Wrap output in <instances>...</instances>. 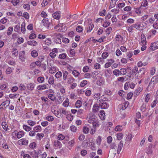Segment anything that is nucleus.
Instances as JSON below:
<instances>
[{"mask_svg": "<svg viewBox=\"0 0 158 158\" xmlns=\"http://www.w3.org/2000/svg\"><path fill=\"white\" fill-rule=\"evenodd\" d=\"M27 44L29 45L33 46H35L37 44L36 41L35 40L27 41Z\"/></svg>", "mask_w": 158, "mask_h": 158, "instance_id": "nucleus-30", "label": "nucleus"}, {"mask_svg": "<svg viewBox=\"0 0 158 158\" xmlns=\"http://www.w3.org/2000/svg\"><path fill=\"white\" fill-rule=\"evenodd\" d=\"M48 97L52 101H54L55 99V97L53 94H49L48 95Z\"/></svg>", "mask_w": 158, "mask_h": 158, "instance_id": "nucleus-64", "label": "nucleus"}, {"mask_svg": "<svg viewBox=\"0 0 158 158\" xmlns=\"http://www.w3.org/2000/svg\"><path fill=\"white\" fill-rule=\"evenodd\" d=\"M19 94H10L9 95V98H17Z\"/></svg>", "mask_w": 158, "mask_h": 158, "instance_id": "nucleus-57", "label": "nucleus"}, {"mask_svg": "<svg viewBox=\"0 0 158 158\" xmlns=\"http://www.w3.org/2000/svg\"><path fill=\"white\" fill-rule=\"evenodd\" d=\"M129 102L128 101H126L125 103L120 105V108L122 110H125L128 106Z\"/></svg>", "mask_w": 158, "mask_h": 158, "instance_id": "nucleus-16", "label": "nucleus"}, {"mask_svg": "<svg viewBox=\"0 0 158 158\" xmlns=\"http://www.w3.org/2000/svg\"><path fill=\"white\" fill-rule=\"evenodd\" d=\"M99 112L100 113V116L99 115V118L102 120H104L105 118V114L104 111L102 110H100Z\"/></svg>", "mask_w": 158, "mask_h": 158, "instance_id": "nucleus-25", "label": "nucleus"}, {"mask_svg": "<svg viewBox=\"0 0 158 158\" xmlns=\"http://www.w3.org/2000/svg\"><path fill=\"white\" fill-rule=\"evenodd\" d=\"M9 98L8 97H7V99H6V100L4 101L1 104L0 106H6V107L8 106L10 104V100H9Z\"/></svg>", "mask_w": 158, "mask_h": 158, "instance_id": "nucleus-20", "label": "nucleus"}, {"mask_svg": "<svg viewBox=\"0 0 158 158\" xmlns=\"http://www.w3.org/2000/svg\"><path fill=\"white\" fill-rule=\"evenodd\" d=\"M127 72V69L125 68H122L120 70V75H125Z\"/></svg>", "mask_w": 158, "mask_h": 158, "instance_id": "nucleus-37", "label": "nucleus"}, {"mask_svg": "<svg viewBox=\"0 0 158 158\" xmlns=\"http://www.w3.org/2000/svg\"><path fill=\"white\" fill-rule=\"evenodd\" d=\"M35 133L36 132L33 130L30 131L29 133V135L31 137L34 136L36 135Z\"/></svg>", "mask_w": 158, "mask_h": 158, "instance_id": "nucleus-59", "label": "nucleus"}, {"mask_svg": "<svg viewBox=\"0 0 158 158\" xmlns=\"http://www.w3.org/2000/svg\"><path fill=\"white\" fill-rule=\"evenodd\" d=\"M2 126L3 129L6 131H7L9 130L8 126L7 125L5 122H3L2 124Z\"/></svg>", "mask_w": 158, "mask_h": 158, "instance_id": "nucleus-39", "label": "nucleus"}, {"mask_svg": "<svg viewBox=\"0 0 158 158\" xmlns=\"http://www.w3.org/2000/svg\"><path fill=\"white\" fill-rule=\"evenodd\" d=\"M65 27V25L64 23H59L54 28L58 31H63L64 30V27Z\"/></svg>", "mask_w": 158, "mask_h": 158, "instance_id": "nucleus-5", "label": "nucleus"}, {"mask_svg": "<svg viewBox=\"0 0 158 158\" xmlns=\"http://www.w3.org/2000/svg\"><path fill=\"white\" fill-rule=\"evenodd\" d=\"M91 20L86 21L85 22V25H87L88 23V26L87 27V31L88 32H90L93 29L94 27V24L92 23Z\"/></svg>", "mask_w": 158, "mask_h": 158, "instance_id": "nucleus-4", "label": "nucleus"}, {"mask_svg": "<svg viewBox=\"0 0 158 158\" xmlns=\"http://www.w3.org/2000/svg\"><path fill=\"white\" fill-rule=\"evenodd\" d=\"M13 30V28L12 27H9L7 30V34L8 35H10L11 34Z\"/></svg>", "mask_w": 158, "mask_h": 158, "instance_id": "nucleus-51", "label": "nucleus"}, {"mask_svg": "<svg viewBox=\"0 0 158 158\" xmlns=\"http://www.w3.org/2000/svg\"><path fill=\"white\" fill-rule=\"evenodd\" d=\"M66 118L68 120L72 121L73 118V116L71 114H69L66 115Z\"/></svg>", "mask_w": 158, "mask_h": 158, "instance_id": "nucleus-44", "label": "nucleus"}, {"mask_svg": "<svg viewBox=\"0 0 158 158\" xmlns=\"http://www.w3.org/2000/svg\"><path fill=\"white\" fill-rule=\"evenodd\" d=\"M83 132L85 134H87L89 133V129L88 127L86 126H85L83 128Z\"/></svg>", "mask_w": 158, "mask_h": 158, "instance_id": "nucleus-43", "label": "nucleus"}, {"mask_svg": "<svg viewBox=\"0 0 158 158\" xmlns=\"http://www.w3.org/2000/svg\"><path fill=\"white\" fill-rule=\"evenodd\" d=\"M25 53L24 51H22L20 52L19 55V58L20 60L22 62H25L26 59Z\"/></svg>", "mask_w": 158, "mask_h": 158, "instance_id": "nucleus-7", "label": "nucleus"}, {"mask_svg": "<svg viewBox=\"0 0 158 158\" xmlns=\"http://www.w3.org/2000/svg\"><path fill=\"white\" fill-rule=\"evenodd\" d=\"M33 130L36 132H40L42 130V128L40 125H37L33 127Z\"/></svg>", "mask_w": 158, "mask_h": 158, "instance_id": "nucleus-19", "label": "nucleus"}, {"mask_svg": "<svg viewBox=\"0 0 158 158\" xmlns=\"http://www.w3.org/2000/svg\"><path fill=\"white\" fill-rule=\"evenodd\" d=\"M69 104V100L68 98H66L65 100L62 103V106L65 107H68Z\"/></svg>", "mask_w": 158, "mask_h": 158, "instance_id": "nucleus-29", "label": "nucleus"}, {"mask_svg": "<svg viewBox=\"0 0 158 158\" xmlns=\"http://www.w3.org/2000/svg\"><path fill=\"white\" fill-rule=\"evenodd\" d=\"M123 144L122 141H121L118 144V150L117 153L118 154H119L120 152V151L121 150L122 148L123 147Z\"/></svg>", "mask_w": 158, "mask_h": 158, "instance_id": "nucleus-24", "label": "nucleus"}, {"mask_svg": "<svg viewBox=\"0 0 158 158\" xmlns=\"http://www.w3.org/2000/svg\"><path fill=\"white\" fill-rule=\"evenodd\" d=\"M7 83L6 82L2 84L0 86V89L2 90H4L7 87Z\"/></svg>", "mask_w": 158, "mask_h": 158, "instance_id": "nucleus-47", "label": "nucleus"}, {"mask_svg": "<svg viewBox=\"0 0 158 158\" xmlns=\"http://www.w3.org/2000/svg\"><path fill=\"white\" fill-rule=\"evenodd\" d=\"M68 73L66 71H65L63 72V77L64 80L65 81L67 78V76L68 75Z\"/></svg>", "mask_w": 158, "mask_h": 158, "instance_id": "nucleus-56", "label": "nucleus"}, {"mask_svg": "<svg viewBox=\"0 0 158 158\" xmlns=\"http://www.w3.org/2000/svg\"><path fill=\"white\" fill-rule=\"evenodd\" d=\"M72 73L76 77H78L80 74V72L76 70H73L72 72Z\"/></svg>", "mask_w": 158, "mask_h": 158, "instance_id": "nucleus-40", "label": "nucleus"}, {"mask_svg": "<svg viewBox=\"0 0 158 158\" xmlns=\"http://www.w3.org/2000/svg\"><path fill=\"white\" fill-rule=\"evenodd\" d=\"M40 15L41 16L44 18H46L48 16V15L46 12L44 10H43L40 13Z\"/></svg>", "mask_w": 158, "mask_h": 158, "instance_id": "nucleus-52", "label": "nucleus"}, {"mask_svg": "<svg viewBox=\"0 0 158 158\" xmlns=\"http://www.w3.org/2000/svg\"><path fill=\"white\" fill-rule=\"evenodd\" d=\"M138 69L137 67L135 66L134 67V69H132V73H131V75L132 76L134 75V73H135L137 72L138 71Z\"/></svg>", "mask_w": 158, "mask_h": 158, "instance_id": "nucleus-61", "label": "nucleus"}, {"mask_svg": "<svg viewBox=\"0 0 158 158\" xmlns=\"http://www.w3.org/2000/svg\"><path fill=\"white\" fill-rule=\"evenodd\" d=\"M27 122L29 125L32 127L35 125L36 124V122L35 121L32 120H28L27 121Z\"/></svg>", "mask_w": 158, "mask_h": 158, "instance_id": "nucleus-36", "label": "nucleus"}, {"mask_svg": "<svg viewBox=\"0 0 158 158\" xmlns=\"http://www.w3.org/2000/svg\"><path fill=\"white\" fill-rule=\"evenodd\" d=\"M108 106L107 103L104 102V101L102 99L99 100V108L102 109H105L108 107Z\"/></svg>", "mask_w": 158, "mask_h": 158, "instance_id": "nucleus-8", "label": "nucleus"}, {"mask_svg": "<svg viewBox=\"0 0 158 158\" xmlns=\"http://www.w3.org/2000/svg\"><path fill=\"white\" fill-rule=\"evenodd\" d=\"M31 55L32 57H36L38 56V53L36 50H34L31 51Z\"/></svg>", "mask_w": 158, "mask_h": 158, "instance_id": "nucleus-45", "label": "nucleus"}, {"mask_svg": "<svg viewBox=\"0 0 158 158\" xmlns=\"http://www.w3.org/2000/svg\"><path fill=\"white\" fill-rule=\"evenodd\" d=\"M46 119L49 122H52L54 120V118L52 116L48 115L46 117Z\"/></svg>", "mask_w": 158, "mask_h": 158, "instance_id": "nucleus-54", "label": "nucleus"}, {"mask_svg": "<svg viewBox=\"0 0 158 158\" xmlns=\"http://www.w3.org/2000/svg\"><path fill=\"white\" fill-rule=\"evenodd\" d=\"M51 1V0H44L42 3V7H44L47 5Z\"/></svg>", "mask_w": 158, "mask_h": 158, "instance_id": "nucleus-41", "label": "nucleus"}, {"mask_svg": "<svg viewBox=\"0 0 158 158\" xmlns=\"http://www.w3.org/2000/svg\"><path fill=\"white\" fill-rule=\"evenodd\" d=\"M52 52H50L49 56L52 58H54L56 56V53L58 52V49L56 48H54L52 49Z\"/></svg>", "mask_w": 158, "mask_h": 158, "instance_id": "nucleus-13", "label": "nucleus"}, {"mask_svg": "<svg viewBox=\"0 0 158 158\" xmlns=\"http://www.w3.org/2000/svg\"><path fill=\"white\" fill-rule=\"evenodd\" d=\"M25 133H26L22 130L19 131L15 130L12 133V137L13 139L16 140L17 139H19L23 137Z\"/></svg>", "mask_w": 158, "mask_h": 158, "instance_id": "nucleus-1", "label": "nucleus"}, {"mask_svg": "<svg viewBox=\"0 0 158 158\" xmlns=\"http://www.w3.org/2000/svg\"><path fill=\"white\" fill-rule=\"evenodd\" d=\"M87 83V81L86 80H83L80 83V86L81 87L85 86Z\"/></svg>", "mask_w": 158, "mask_h": 158, "instance_id": "nucleus-63", "label": "nucleus"}, {"mask_svg": "<svg viewBox=\"0 0 158 158\" xmlns=\"http://www.w3.org/2000/svg\"><path fill=\"white\" fill-rule=\"evenodd\" d=\"M113 74L116 76L117 77L120 75V70L118 69H115L113 72Z\"/></svg>", "mask_w": 158, "mask_h": 158, "instance_id": "nucleus-49", "label": "nucleus"}, {"mask_svg": "<svg viewBox=\"0 0 158 158\" xmlns=\"http://www.w3.org/2000/svg\"><path fill=\"white\" fill-rule=\"evenodd\" d=\"M11 53L12 55L13 56L16 57L18 55V51L16 48H13L11 51Z\"/></svg>", "mask_w": 158, "mask_h": 158, "instance_id": "nucleus-22", "label": "nucleus"}, {"mask_svg": "<svg viewBox=\"0 0 158 158\" xmlns=\"http://www.w3.org/2000/svg\"><path fill=\"white\" fill-rule=\"evenodd\" d=\"M25 23H23L21 24V30L22 32L24 33L25 31Z\"/></svg>", "mask_w": 158, "mask_h": 158, "instance_id": "nucleus-53", "label": "nucleus"}, {"mask_svg": "<svg viewBox=\"0 0 158 158\" xmlns=\"http://www.w3.org/2000/svg\"><path fill=\"white\" fill-rule=\"evenodd\" d=\"M157 43H152L151 44V45L150 47V48L152 51H154L156 49H158V46L157 45Z\"/></svg>", "mask_w": 158, "mask_h": 158, "instance_id": "nucleus-17", "label": "nucleus"}, {"mask_svg": "<svg viewBox=\"0 0 158 158\" xmlns=\"http://www.w3.org/2000/svg\"><path fill=\"white\" fill-rule=\"evenodd\" d=\"M69 56L70 57L74 56L75 55V51L73 49H70L69 50Z\"/></svg>", "mask_w": 158, "mask_h": 158, "instance_id": "nucleus-42", "label": "nucleus"}, {"mask_svg": "<svg viewBox=\"0 0 158 158\" xmlns=\"http://www.w3.org/2000/svg\"><path fill=\"white\" fill-rule=\"evenodd\" d=\"M43 25L45 27L48 28L50 25V23L48 18L44 19L42 21Z\"/></svg>", "mask_w": 158, "mask_h": 158, "instance_id": "nucleus-11", "label": "nucleus"}, {"mask_svg": "<svg viewBox=\"0 0 158 158\" xmlns=\"http://www.w3.org/2000/svg\"><path fill=\"white\" fill-rule=\"evenodd\" d=\"M23 129L27 132L30 131L31 129V128L27 125L23 124Z\"/></svg>", "mask_w": 158, "mask_h": 158, "instance_id": "nucleus-33", "label": "nucleus"}, {"mask_svg": "<svg viewBox=\"0 0 158 158\" xmlns=\"http://www.w3.org/2000/svg\"><path fill=\"white\" fill-rule=\"evenodd\" d=\"M61 13L60 11H56L52 14V17L56 19L59 20L60 19Z\"/></svg>", "mask_w": 158, "mask_h": 158, "instance_id": "nucleus-10", "label": "nucleus"}, {"mask_svg": "<svg viewBox=\"0 0 158 158\" xmlns=\"http://www.w3.org/2000/svg\"><path fill=\"white\" fill-rule=\"evenodd\" d=\"M105 83V80L103 78H101L100 79H99V86L102 85L103 87H104L105 85L104 84Z\"/></svg>", "mask_w": 158, "mask_h": 158, "instance_id": "nucleus-46", "label": "nucleus"}, {"mask_svg": "<svg viewBox=\"0 0 158 158\" xmlns=\"http://www.w3.org/2000/svg\"><path fill=\"white\" fill-rule=\"evenodd\" d=\"M48 67L49 72L51 74L55 73L57 71L59 70L58 68L56 66H51L50 64L48 63Z\"/></svg>", "mask_w": 158, "mask_h": 158, "instance_id": "nucleus-3", "label": "nucleus"}, {"mask_svg": "<svg viewBox=\"0 0 158 158\" xmlns=\"http://www.w3.org/2000/svg\"><path fill=\"white\" fill-rule=\"evenodd\" d=\"M67 55L65 53H62L59 55V58L60 59H65Z\"/></svg>", "mask_w": 158, "mask_h": 158, "instance_id": "nucleus-60", "label": "nucleus"}, {"mask_svg": "<svg viewBox=\"0 0 158 158\" xmlns=\"http://www.w3.org/2000/svg\"><path fill=\"white\" fill-rule=\"evenodd\" d=\"M75 143V140L74 139L71 140L70 141H69L68 143V145L67 146V147L69 149H71L72 147L74 145Z\"/></svg>", "mask_w": 158, "mask_h": 158, "instance_id": "nucleus-15", "label": "nucleus"}, {"mask_svg": "<svg viewBox=\"0 0 158 158\" xmlns=\"http://www.w3.org/2000/svg\"><path fill=\"white\" fill-rule=\"evenodd\" d=\"M93 126L91 130L90 131V133L91 135H93L95 133L96 130V127H98V123H95L93 124Z\"/></svg>", "mask_w": 158, "mask_h": 158, "instance_id": "nucleus-14", "label": "nucleus"}, {"mask_svg": "<svg viewBox=\"0 0 158 158\" xmlns=\"http://www.w3.org/2000/svg\"><path fill=\"white\" fill-rule=\"evenodd\" d=\"M76 30L78 32H81L83 30V27L82 26H78L76 28Z\"/></svg>", "mask_w": 158, "mask_h": 158, "instance_id": "nucleus-48", "label": "nucleus"}, {"mask_svg": "<svg viewBox=\"0 0 158 158\" xmlns=\"http://www.w3.org/2000/svg\"><path fill=\"white\" fill-rule=\"evenodd\" d=\"M157 83L156 81L154 79L153 80V77L151 79V81L149 82L148 86H151L152 88L154 87L156 83Z\"/></svg>", "mask_w": 158, "mask_h": 158, "instance_id": "nucleus-26", "label": "nucleus"}, {"mask_svg": "<svg viewBox=\"0 0 158 158\" xmlns=\"http://www.w3.org/2000/svg\"><path fill=\"white\" fill-rule=\"evenodd\" d=\"M146 110V104L143 103L141 107L140 110L144 112Z\"/></svg>", "mask_w": 158, "mask_h": 158, "instance_id": "nucleus-55", "label": "nucleus"}, {"mask_svg": "<svg viewBox=\"0 0 158 158\" xmlns=\"http://www.w3.org/2000/svg\"><path fill=\"white\" fill-rule=\"evenodd\" d=\"M92 110L93 112L94 113L98 112V111H99V105L97 103L95 104L94 105Z\"/></svg>", "mask_w": 158, "mask_h": 158, "instance_id": "nucleus-21", "label": "nucleus"}, {"mask_svg": "<svg viewBox=\"0 0 158 158\" xmlns=\"http://www.w3.org/2000/svg\"><path fill=\"white\" fill-rule=\"evenodd\" d=\"M88 122L89 123H98V120L97 117H96L94 114H90L88 117Z\"/></svg>", "mask_w": 158, "mask_h": 158, "instance_id": "nucleus-2", "label": "nucleus"}, {"mask_svg": "<svg viewBox=\"0 0 158 158\" xmlns=\"http://www.w3.org/2000/svg\"><path fill=\"white\" fill-rule=\"evenodd\" d=\"M48 83L51 85H52L54 83V77L51 76L49 77L48 79Z\"/></svg>", "mask_w": 158, "mask_h": 158, "instance_id": "nucleus-58", "label": "nucleus"}, {"mask_svg": "<svg viewBox=\"0 0 158 158\" xmlns=\"http://www.w3.org/2000/svg\"><path fill=\"white\" fill-rule=\"evenodd\" d=\"M62 76V72L60 71H58L56 73L55 75V77L56 78L58 79L61 77Z\"/></svg>", "mask_w": 158, "mask_h": 158, "instance_id": "nucleus-38", "label": "nucleus"}, {"mask_svg": "<svg viewBox=\"0 0 158 158\" xmlns=\"http://www.w3.org/2000/svg\"><path fill=\"white\" fill-rule=\"evenodd\" d=\"M35 85L34 83H30L27 85V88L30 90L32 91L34 88Z\"/></svg>", "mask_w": 158, "mask_h": 158, "instance_id": "nucleus-18", "label": "nucleus"}, {"mask_svg": "<svg viewBox=\"0 0 158 158\" xmlns=\"http://www.w3.org/2000/svg\"><path fill=\"white\" fill-rule=\"evenodd\" d=\"M44 134L42 133H37L36 134V138L37 139L41 140L44 137Z\"/></svg>", "mask_w": 158, "mask_h": 158, "instance_id": "nucleus-35", "label": "nucleus"}, {"mask_svg": "<svg viewBox=\"0 0 158 158\" xmlns=\"http://www.w3.org/2000/svg\"><path fill=\"white\" fill-rule=\"evenodd\" d=\"M47 85L43 84L41 85H39L37 86V89L39 90H42L46 89L47 88Z\"/></svg>", "mask_w": 158, "mask_h": 158, "instance_id": "nucleus-23", "label": "nucleus"}, {"mask_svg": "<svg viewBox=\"0 0 158 158\" xmlns=\"http://www.w3.org/2000/svg\"><path fill=\"white\" fill-rule=\"evenodd\" d=\"M82 104V102L80 100H78L76 102L75 104V106L77 108H79L81 107Z\"/></svg>", "mask_w": 158, "mask_h": 158, "instance_id": "nucleus-32", "label": "nucleus"}, {"mask_svg": "<svg viewBox=\"0 0 158 158\" xmlns=\"http://www.w3.org/2000/svg\"><path fill=\"white\" fill-rule=\"evenodd\" d=\"M85 146L86 148L89 147L92 150H95L96 149V147L95 146V144L92 142V140L89 139L88 142H86Z\"/></svg>", "mask_w": 158, "mask_h": 158, "instance_id": "nucleus-6", "label": "nucleus"}, {"mask_svg": "<svg viewBox=\"0 0 158 158\" xmlns=\"http://www.w3.org/2000/svg\"><path fill=\"white\" fill-rule=\"evenodd\" d=\"M52 112L53 113L54 115L57 118H60L62 117L61 114L59 112V111L54 110V111H52Z\"/></svg>", "mask_w": 158, "mask_h": 158, "instance_id": "nucleus-28", "label": "nucleus"}, {"mask_svg": "<svg viewBox=\"0 0 158 158\" xmlns=\"http://www.w3.org/2000/svg\"><path fill=\"white\" fill-rule=\"evenodd\" d=\"M37 81L40 83H42L44 82V77H40L37 79Z\"/></svg>", "mask_w": 158, "mask_h": 158, "instance_id": "nucleus-50", "label": "nucleus"}, {"mask_svg": "<svg viewBox=\"0 0 158 158\" xmlns=\"http://www.w3.org/2000/svg\"><path fill=\"white\" fill-rule=\"evenodd\" d=\"M54 146L55 149H60L62 147V144L60 142L57 140L54 142Z\"/></svg>", "mask_w": 158, "mask_h": 158, "instance_id": "nucleus-12", "label": "nucleus"}, {"mask_svg": "<svg viewBox=\"0 0 158 158\" xmlns=\"http://www.w3.org/2000/svg\"><path fill=\"white\" fill-rule=\"evenodd\" d=\"M65 136L62 134L58 133L57 134V139L59 141H61L64 139L65 138Z\"/></svg>", "mask_w": 158, "mask_h": 158, "instance_id": "nucleus-27", "label": "nucleus"}, {"mask_svg": "<svg viewBox=\"0 0 158 158\" xmlns=\"http://www.w3.org/2000/svg\"><path fill=\"white\" fill-rule=\"evenodd\" d=\"M13 70V68H11L10 67H8L6 69V73L7 74H10L12 72Z\"/></svg>", "mask_w": 158, "mask_h": 158, "instance_id": "nucleus-62", "label": "nucleus"}, {"mask_svg": "<svg viewBox=\"0 0 158 158\" xmlns=\"http://www.w3.org/2000/svg\"><path fill=\"white\" fill-rule=\"evenodd\" d=\"M18 143L19 145H27L28 143V141L25 138H23L18 141Z\"/></svg>", "mask_w": 158, "mask_h": 158, "instance_id": "nucleus-9", "label": "nucleus"}, {"mask_svg": "<svg viewBox=\"0 0 158 158\" xmlns=\"http://www.w3.org/2000/svg\"><path fill=\"white\" fill-rule=\"evenodd\" d=\"M92 77L94 79H98L99 77L98 71H96L92 73Z\"/></svg>", "mask_w": 158, "mask_h": 158, "instance_id": "nucleus-34", "label": "nucleus"}, {"mask_svg": "<svg viewBox=\"0 0 158 158\" xmlns=\"http://www.w3.org/2000/svg\"><path fill=\"white\" fill-rule=\"evenodd\" d=\"M31 155L33 158H38V154L35 151H32L31 152Z\"/></svg>", "mask_w": 158, "mask_h": 158, "instance_id": "nucleus-31", "label": "nucleus"}]
</instances>
